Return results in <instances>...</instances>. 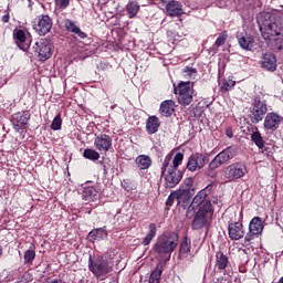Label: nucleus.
<instances>
[{
  "label": "nucleus",
  "mask_w": 283,
  "mask_h": 283,
  "mask_svg": "<svg viewBox=\"0 0 283 283\" xmlns=\"http://www.w3.org/2000/svg\"><path fill=\"white\" fill-rule=\"evenodd\" d=\"M178 247V234L176 233H164L155 243V253L157 254V258L160 260H169L171 258V253L176 251V248Z\"/></svg>",
  "instance_id": "obj_1"
},
{
  "label": "nucleus",
  "mask_w": 283,
  "mask_h": 283,
  "mask_svg": "<svg viewBox=\"0 0 283 283\" xmlns=\"http://www.w3.org/2000/svg\"><path fill=\"white\" fill-rule=\"evenodd\" d=\"M88 271H91V273H93L97 280H106L107 275L114 271V266L107 259L103 256H97L96 259L90 258Z\"/></svg>",
  "instance_id": "obj_2"
},
{
  "label": "nucleus",
  "mask_w": 283,
  "mask_h": 283,
  "mask_svg": "<svg viewBox=\"0 0 283 283\" xmlns=\"http://www.w3.org/2000/svg\"><path fill=\"white\" fill-rule=\"evenodd\" d=\"M196 83L195 82H179L178 85H174L175 94L177 95V101L179 105L182 107H187L193 103V94H196V90H193Z\"/></svg>",
  "instance_id": "obj_3"
},
{
  "label": "nucleus",
  "mask_w": 283,
  "mask_h": 283,
  "mask_svg": "<svg viewBox=\"0 0 283 283\" xmlns=\"http://www.w3.org/2000/svg\"><path fill=\"white\" fill-rule=\"evenodd\" d=\"M261 34L265 41L283 43V23L280 21H265L260 25Z\"/></svg>",
  "instance_id": "obj_4"
},
{
  "label": "nucleus",
  "mask_w": 283,
  "mask_h": 283,
  "mask_svg": "<svg viewBox=\"0 0 283 283\" xmlns=\"http://www.w3.org/2000/svg\"><path fill=\"white\" fill-rule=\"evenodd\" d=\"M213 220V205L211 202H205L199 207L193 220L192 229L198 230L205 227H209Z\"/></svg>",
  "instance_id": "obj_5"
},
{
  "label": "nucleus",
  "mask_w": 283,
  "mask_h": 283,
  "mask_svg": "<svg viewBox=\"0 0 283 283\" xmlns=\"http://www.w3.org/2000/svg\"><path fill=\"white\" fill-rule=\"evenodd\" d=\"M171 156H174V153H170L168 156H166L164 166L161 168V174L165 176V182L168 189H174V187H176V185L182 180V172H180V170H177L176 168H169Z\"/></svg>",
  "instance_id": "obj_6"
},
{
  "label": "nucleus",
  "mask_w": 283,
  "mask_h": 283,
  "mask_svg": "<svg viewBox=\"0 0 283 283\" xmlns=\"http://www.w3.org/2000/svg\"><path fill=\"white\" fill-rule=\"evenodd\" d=\"M245 174H249V169L247 165L243 163L237 161L230 164L223 169L222 180L223 182H235V180H240V178H244Z\"/></svg>",
  "instance_id": "obj_7"
},
{
  "label": "nucleus",
  "mask_w": 283,
  "mask_h": 283,
  "mask_svg": "<svg viewBox=\"0 0 283 283\" xmlns=\"http://www.w3.org/2000/svg\"><path fill=\"white\" fill-rule=\"evenodd\" d=\"M234 157H235V148L227 147L210 161L209 164L210 171H216V169H219V167H222V165H226V163H229V160H232V158Z\"/></svg>",
  "instance_id": "obj_8"
},
{
  "label": "nucleus",
  "mask_w": 283,
  "mask_h": 283,
  "mask_svg": "<svg viewBox=\"0 0 283 283\" xmlns=\"http://www.w3.org/2000/svg\"><path fill=\"white\" fill-rule=\"evenodd\" d=\"M269 112V106L266 102L255 97L252 102V107L250 109L252 123H260L263 120L264 115Z\"/></svg>",
  "instance_id": "obj_9"
},
{
  "label": "nucleus",
  "mask_w": 283,
  "mask_h": 283,
  "mask_svg": "<svg viewBox=\"0 0 283 283\" xmlns=\"http://www.w3.org/2000/svg\"><path fill=\"white\" fill-rule=\"evenodd\" d=\"M283 116L279 113L271 112L268 113L264 117L263 129L268 132V134H273L280 129V125H282Z\"/></svg>",
  "instance_id": "obj_10"
},
{
  "label": "nucleus",
  "mask_w": 283,
  "mask_h": 283,
  "mask_svg": "<svg viewBox=\"0 0 283 283\" xmlns=\"http://www.w3.org/2000/svg\"><path fill=\"white\" fill-rule=\"evenodd\" d=\"M52 18L50 15H40L33 24V30L40 35L45 36L52 30Z\"/></svg>",
  "instance_id": "obj_11"
},
{
  "label": "nucleus",
  "mask_w": 283,
  "mask_h": 283,
  "mask_svg": "<svg viewBox=\"0 0 283 283\" xmlns=\"http://www.w3.org/2000/svg\"><path fill=\"white\" fill-rule=\"evenodd\" d=\"M30 120L29 112H18L14 113L11 117V123L15 132H21L28 129V122Z\"/></svg>",
  "instance_id": "obj_12"
},
{
  "label": "nucleus",
  "mask_w": 283,
  "mask_h": 283,
  "mask_svg": "<svg viewBox=\"0 0 283 283\" xmlns=\"http://www.w3.org/2000/svg\"><path fill=\"white\" fill-rule=\"evenodd\" d=\"M34 48L40 61H48V59H52V44H50L48 40H40L35 43Z\"/></svg>",
  "instance_id": "obj_13"
},
{
  "label": "nucleus",
  "mask_w": 283,
  "mask_h": 283,
  "mask_svg": "<svg viewBox=\"0 0 283 283\" xmlns=\"http://www.w3.org/2000/svg\"><path fill=\"white\" fill-rule=\"evenodd\" d=\"M94 147L99 154H107L112 148V137L107 134H99L94 139Z\"/></svg>",
  "instance_id": "obj_14"
},
{
  "label": "nucleus",
  "mask_w": 283,
  "mask_h": 283,
  "mask_svg": "<svg viewBox=\"0 0 283 283\" xmlns=\"http://www.w3.org/2000/svg\"><path fill=\"white\" fill-rule=\"evenodd\" d=\"M228 235L230 240H242L247 232L244 230V224L240 221H232L228 224Z\"/></svg>",
  "instance_id": "obj_15"
},
{
  "label": "nucleus",
  "mask_w": 283,
  "mask_h": 283,
  "mask_svg": "<svg viewBox=\"0 0 283 283\" xmlns=\"http://www.w3.org/2000/svg\"><path fill=\"white\" fill-rule=\"evenodd\" d=\"M207 165V156L202 154L191 155L188 159L187 169L189 171H198Z\"/></svg>",
  "instance_id": "obj_16"
},
{
  "label": "nucleus",
  "mask_w": 283,
  "mask_h": 283,
  "mask_svg": "<svg viewBox=\"0 0 283 283\" xmlns=\"http://www.w3.org/2000/svg\"><path fill=\"white\" fill-rule=\"evenodd\" d=\"M261 67L268 72H275L277 70V59L273 53H264L261 57Z\"/></svg>",
  "instance_id": "obj_17"
},
{
  "label": "nucleus",
  "mask_w": 283,
  "mask_h": 283,
  "mask_svg": "<svg viewBox=\"0 0 283 283\" xmlns=\"http://www.w3.org/2000/svg\"><path fill=\"white\" fill-rule=\"evenodd\" d=\"M13 38L15 39L17 45L20 50H23V52L30 48V40H28V33H25V30L15 29L13 31Z\"/></svg>",
  "instance_id": "obj_18"
},
{
  "label": "nucleus",
  "mask_w": 283,
  "mask_h": 283,
  "mask_svg": "<svg viewBox=\"0 0 283 283\" xmlns=\"http://www.w3.org/2000/svg\"><path fill=\"white\" fill-rule=\"evenodd\" d=\"M166 14H168V17H180L181 14H185V11L182 10V3L176 0L169 1L166 4Z\"/></svg>",
  "instance_id": "obj_19"
},
{
  "label": "nucleus",
  "mask_w": 283,
  "mask_h": 283,
  "mask_svg": "<svg viewBox=\"0 0 283 283\" xmlns=\"http://www.w3.org/2000/svg\"><path fill=\"white\" fill-rule=\"evenodd\" d=\"M64 27L67 30V32H71L73 36H77L78 39H87V33L83 32L74 21L66 19L64 21Z\"/></svg>",
  "instance_id": "obj_20"
},
{
  "label": "nucleus",
  "mask_w": 283,
  "mask_h": 283,
  "mask_svg": "<svg viewBox=\"0 0 283 283\" xmlns=\"http://www.w3.org/2000/svg\"><path fill=\"white\" fill-rule=\"evenodd\" d=\"M176 112V102L172 99H166L161 102L159 107V114L161 116H165L166 118H169L174 113Z\"/></svg>",
  "instance_id": "obj_21"
},
{
  "label": "nucleus",
  "mask_w": 283,
  "mask_h": 283,
  "mask_svg": "<svg viewBox=\"0 0 283 283\" xmlns=\"http://www.w3.org/2000/svg\"><path fill=\"white\" fill-rule=\"evenodd\" d=\"M158 129H160V118L156 115L149 116L146 120L147 134L151 136L153 134H156Z\"/></svg>",
  "instance_id": "obj_22"
},
{
  "label": "nucleus",
  "mask_w": 283,
  "mask_h": 283,
  "mask_svg": "<svg viewBox=\"0 0 283 283\" xmlns=\"http://www.w3.org/2000/svg\"><path fill=\"white\" fill-rule=\"evenodd\" d=\"M82 198L85 202H96L98 200V190L92 186L84 187Z\"/></svg>",
  "instance_id": "obj_23"
},
{
  "label": "nucleus",
  "mask_w": 283,
  "mask_h": 283,
  "mask_svg": "<svg viewBox=\"0 0 283 283\" xmlns=\"http://www.w3.org/2000/svg\"><path fill=\"white\" fill-rule=\"evenodd\" d=\"M249 231H252L254 233H258L259 235H262V232L264 231V223L262 222V218L254 217L250 221Z\"/></svg>",
  "instance_id": "obj_24"
},
{
  "label": "nucleus",
  "mask_w": 283,
  "mask_h": 283,
  "mask_svg": "<svg viewBox=\"0 0 283 283\" xmlns=\"http://www.w3.org/2000/svg\"><path fill=\"white\" fill-rule=\"evenodd\" d=\"M229 264H231L229 262V256L224 255L222 252H217L214 268L218 269V271H224Z\"/></svg>",
  "instance_id": "obj_25"
},
{
  "label": "nucleus",
  "mask_w": 283,
  "mask_h": 283,
  "mask_svg": "<svg viewBox=\"0 0 283 283\" xmlns=\"http://www.w3.org/2000/svg\"><path fill=\"white\" fill-rule=\"evenodd\" d=\"M157 232L158 228L156 227V223H149L148 232L146 233V237L143 239V245L148 247V244H151V240L156 238Z\"/></svg>",
  "instance_id": "obj_26"
},
{
  "label": "nucleus",
  "mask_w": 283,
  "mask_h": 283,
  "mask_svg": "<svg viewBox=\"0 0 283 283\" xmlns=\"http://www.w3.org/2000/svg\"><path fill=\"white\" fill-rule=\"evenodd\" d=\"M135 163L138 169H142V170L149 169V167H151V157L147 155H139L136 157Z\"/></svg>",
  "instance_id": "obj_27"
},
{
  "label": "nucleus",
  "mask_w": 283,
  "mask_h": 283,
  "mask_svg": "<svg viewBox=\"0 0 283 283\" xmlns=\"http://www.w3.org/2000/svg\"><path fill=\"white\" fill-rule=\"evenodd\" d=\"M258 238H260V234H258V232L249 230V232L244 237L242 247H244L245 249H253V244L255 242V239Z\"/></svg>",
  "instance_id": "obj_28"
},
{
  "label": "nucleus",
  "mask_w": 283,
  "mask_h": 283,
  "mask_svg": "<svg viewBox=\"0 0 283 283\" xmlns=\"http://www.w3.org/2000/svg\"><path fill=\"white\" fill-rule=\"evenodd\" d=\"M126 12L128 13V19L136 18V14L140 12V4H138V2L134 0L128 1V3L126 4Z\"/></svg>",
  "instance_id": "obj_29"
},
{
  "label": "nucleus",
  "mask_w": 283,
  "mask_h": 283,
  "mask_svg": "<svg viewBox=\"0 0 283 283\" xmlns=\"http://www.w3.org/2000/svg\"><path fill=\"white\" fill-rule=\"evenodd\" d=\"M189 253H191V242L185 237L180 243L179 258H187Z\"/></svg>",
  "instance_id": "obj_30"
},
{
  "label": "nucleus",
  "mask_w": 283,
  "mask_h": 283,
  "mask_svg": "<svg viewBox=\"0 0 283 283\" xmlns=\"http://www.w3.org/2000/svg\"><path fill=\"white\" fill-rule=\"evenodd\" d=\"M240 48L242 50H253V36L251 35H242L238 39Z\"/></svg>",
  "instance_id": "obj_31"
},
{
  "label": "nucleus",
  "mask_w": 283,
  "mask_h": 283,
  "mask_svg": "<svg viewBox=\"0 0 283 283\" xmlns=\"http://www.w3.org/2000/svg\"><path fill=\"white\" fill-rule=\"evenodd\" d=\"M83 157L86 158V160H92L93 163H96V160L101 159V153L94 148H86L83 151Z\"/></svg>",
  "instance_id": "obj_32"
},
{
  "label": "nucleus",
  "mask_w": 283,
  "mask_h": 283,
  "mask_svg": "<svg viewBox=\"0 0 283 283\" xmlns=\"http://www.w3.org/2000/svg\"><path fill=\"white\" fill-rule=\"evenodd\" d=\"M207 195L205 192H198L196 197L192 199L191 208L195 209V207H202L205 202H211L206 199Z\"/></svg>",
  "instance_id": "obj_33"
},
{
  "label": "nucleus",
  "mask_w": 283,
  "mask_h": 283,
  "mask_svg": "<svg viewBox=\"0 0 283 283\" xmlns=\"http://www.w3.org/2000/svg\"><path fill=\"white\" fill-rule=\"evenodd\" d=\"M255 132L251 134V140L259 147V149L264 148V138H262V134L258 132V127H254Z\"/></svg>",
  "instance_id": "obj_34"
},
{
  "label": "nucleus",
  "mask_w": 283,
  "mask_h": 283,
  "mask_svg": "<svg viewBox=\"0 0 283 283\" xmlns=\"http://www.w3.org/2000/svg\"><path fill=\"white\" fill-rule=\"evenodd\" d=\"M103 235H105V231H103V229H95L88 233L87 239L90 242H96V240H101Z\"/></svg>",
  "instance_id": "obj_35"
},
{
  "label": "nucleus",
  "mask_w": 283,
  "mask_h": 283,
  "mask_svg": "<svg viewBox=\"0 0 283 283\" xmlns=\"http://www.w3.org/2000/svg\"><path fill=\"white\" fill-rule=\"evenodd\" d=\"M182 160H185V155L182 153H177L172 159V165L168 164L170 169H177L182 165Z\"/></svg>",
  "instance_id": "obj_36"
},
{
  "label": "nucleus",
  "mask_w": 283,
  "mask_h": 283,
  "mask_svg": "<svg viewBox=\"0 0 283 283\" xmlns=\"http://www.w3.org/2000/svg\"><path fill=\"white\" fill-rule=\"evenodd\" d=\"M36 258V251H34V248L31 250L24 251L23 260L24 264H32Z\"/></svg>",
  "instance_id": "obj_37"
},
{
  "label": "nucleus",
  "mask_w": 283,
  "mask_h": 283,
  "mask_svg": "<svg viewBox=\"0 0 283 283\" xmlns=\"http://www.w3.org/2000/svg\"><path fill=\"white\" fill-rule=\"evenodd\" d=\"M198 74V70H196L195 67H191V66H186L184 70H182V76L184 78H196Z\"/></svg>",
  "instance_id": "obj_38"
},
{
  "label": "nucleus",
  "mask_w": 283,
  "mask_h": 283,
  "mask_svg": "<svg viewBox=\"0 0 283 283\" xmlns=\"http://www.w3.org/2000/svg\"><path fill=\"white\" fill-rule=\"evenodd\" d=\"M62 125H63V119L61 118V113H59L51 123V129H53V132H59Z\"/></svg>",
  "instance_id": "obj_39"
},
{
  "label": "nucleus",
  "mask_w": 283,
  "mask_h": 283,
  "mask_svg": "<svg viewBox=\"0 0 283 283\" xmlns=\"http://www.w3.org/2000/svg\"><path fill=\"white\" fill-rule=\"evenodd\" d=\"M227 39H229L227 31H222L214 42L216 48H222L227 43Z\"/></svg>",
  "instance_id": "obj_40"
},
{
  "label": "nucleus",
  "mask_w": 283,
  "mask_h": 283,
  "mask_svg": "<svg viewBox=\"0 0 283 283\" xmlns=\"http://www.w3.org/2000/svg\"><path fill=\"white\" fill-rule=\"evenodd\" d=\"M161 275H163V270H158V269L154 270L150 273L148 283H159Z\"/></svg>",
  "instance_id": "obj_41"
},
{
  "label": "nucleus",
  "mask_w": 283,
  "mask_h": 283,
  "mask_svg": "<svg viewBox=\"0 0 283 283\" xmlns=\"http://www.w3.org/2000/svg\"><path fill=\"white\" fill-rule=\"evenodd\" d=\"M232 87H235V81L233 80H224L221 83V92H229V90H231Z\"/></svg>",
  "instance_id": "obj_42"
},
{
  "label": "nucleus",
  "mask_w": 283,
  "mask_h": 283,
  "mask_svg": "<svg viewBox=\"0 0 283 283\" xmlns=\"http://www.w3.org/2000/svg\"><path fill=\"white\" fill-rule=\"evenodd\" d=\"M55 1V8L57 10H65L67 6H70V0H54Z\"/></svg>",
  "instance_id": "obj_43"
},
{
  "label": "nucleus",
  "mask_w": 283,
  "mask_h": 283,
  "mask_svg": "<svg viewBox=\"0 0 283 283\" xmlns=\"http://www.w3.org/2000/svg\"><path fill=\"white\" fill-rule=\"evenodd\" d=\"M176 198H178V193H176V192L170 193L166 201V205L168 207H171V205H174V200H176Z\"/></svg>",
  "instance_id": "obj_44"
},
{
  "label": "nucleus",
  "mask_w": 283,
  "mask_h": 283,
  "mask_svg": "<svg viewBox=\"0 0 283 283\" xmlns=\"http://www.w3.org/2000/svg\"><path fill=\"white\" fill-rule=\"evenodd\" d=\"M7 13L2 17V23H10V11H6Z\"/></svg>",
  "instance_id": "obj_45"
},
{
  "label": "nucleus",
  "mask_w": 283,
  "mask_h": 283,
  "mask_svg": "<svg viewBox=\"0 0 283 283\" xmlns=\"http://www.w3.org/2000/svg\"><path fill=\"white\" fill-rule=\"evenodd\" d=\"M227 137L228 138H233V133L231 130H227Z\"/></svg>",
  "instance_id": "obj_46"
},
{
  "label": "nucleus",
  "mask_w": 283,
  "mask_h": 283,
  "mask_svg": "<svg viewBox=\"0 0 283 283\" xmlns=\"http://www.w3.org/2000/svg\"><path fill=\"white\" fill-rule=\"evenodd\" d=\"M3 256V248L0 245V258Z\"/></svg>",
  "instance_id": "obj_47"
},
{
  "label": "nucleus",
  "mask_w": 283,
  "mask_h": 283,
  "mask_svg": "<svg viewBox=\"0 0 283 283\" xmlns=\"http://www.w3.org/2000/svg\"><path fill=\"white\" fill-rule=\"evenodd\" d=\"M277 283H283V276L279 280Z\"/></svg>",
  "instance_id": "obj_48"
},
{
  "label": "nucleus",
  "mask_w": 283,
  "mask_h": 283,
  "mask_svg": "<svg viewBox=\"0 0 283 283\" xmlns=\"http://www.w3.org/2000/svg\"><path fill=\"white\" fill-rule=\"evenodd\" d=\"M186 182H191V179H187Z\"/></svg>",
  "instance_id": "obj_49"
},
{
  "label": "nucleus",
  "mask_w": 283,
  "mask_h": 283,
  "mask_svg": "<svg viewBox=\"0 0 283 283\" xmlns=\"http://www.w3.org/2000/svg\"><path fill=\"white\" fill-rule=\"evenodd\" d=\"M161 1V3H165V0H160Z\"/></svg>",
  "instance_id": "obj_50"
}]
</instances>
